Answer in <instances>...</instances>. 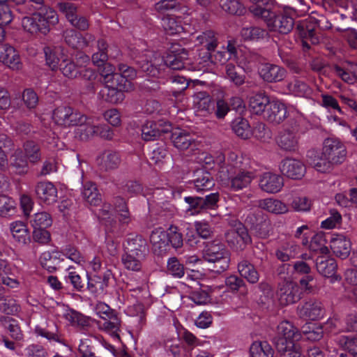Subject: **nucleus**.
Masks as SVG:
<instances>
[{
	"mask_svg": "<svg viewBox=\"0 0 357 357\" xmlns=\"http://www.w3.org/2000/svg\"><path fill=\"white\" fill-rule=\"evenodd\" d=\"M280 170L284 176L291 179L298 180L304 176L306 168L301 160L286 158L281 161Z\"/></svg>",
	"mask_w": 357,
	"mask_h": 357,
	"instance_id": "a211bd4d",
	"label": "nucleus"
},
{
	"mask_svg": "<svg viewBox=\"0 0 357 357\" xmlns=\"http://www.w3.org/2000/svg\"><path fill=\"white\" fill-rule=\"evenodd\" d=\"M162 26L167 34L174 35L184 31L180 18L165 16L162 19Z\"/></svg>",
	"mask_w": 357,
	"mask_h": 357,
	"instance_id": "de8ad7c7",
	"label": "nucleus"
},
{
	"mask_svg": "<svg viewBox=\"0 0 357 357\" xmlns=\"http://www.w3.org/2000/svg\"><path fill=\"white\" fill-rule=\"evenodd\" d=\"M81 195L90 205L97 206L102 200L96 185L91 181H86L82 184Z\"/></svg>",
	"mask_w": 357,
	"mask_h": 357,
	"instance_id": "473e14b6",
	"label": "nucleus"
},
{
	"mask_svg": "<svg viewBox=\"0 0 357 357\" xmlns=\"http://www.w3.org/2000/svg\"><path fill=\"white\" fill-rule=\"evenodd\" d=\"M75 134L81 140H87L94 135H99L100 137L110 139L111 132L109 124L100 125L96 126L93 124L91 120L86 117V121L77 124Z\"/></svg>",
	"mask_w": 357,
	"mask_h": 357,
	"instance_id": "9d476101",
	"label": "nucleus"
},
{
	"mask_svg": "<svg viewBox=\"0 0 357 357\" xmlns=\"http://www.w3.org/2000/svg\"><path fill=\"white\" fill-rule=\"evenodd\" d=\"M193 183L197 192L209 190L215 185L214 179L211 174L202 170L196 172V178L193 180Z\"/></svg>",
	"mask_w": 357,
	"mask_h": 357,
	"instance_id": "ea45409f",
	"label": "nucleus"
},
{
	"mask_svg": "<svg viewBox=\"0 0 357 357\" xmlns=\"http://www.w3.org/2000/svg\"><path fill=\"white\" fill-rule=\"evenodd\" d=\"M298 246L291 241L282 243L275 250V256L281 261H287L297 254Z\"/></svg>",
	"mask_w": 357,
	"mask_h": 357,
	"instance_id": "c03bdc74",
	"label": "nucleus"
},
{
	"mask_svg": "<svg viewBox=\"0 0 357 357\" xmlns=\"http://www.w3.org/2000/svg\"><path fill=\"white\" fill-rule=\"evenodd\" d=\"M136 77L134 68L126 64H119L118 70L113 72V103H120L125 99V92L132 90V80Z\"/></svg>",
	"mask_w": 357,
	"mask_h": 357,
	"instance_id": "423d86ee",
	"label": "nucleus"
},
{
	"mask_svg": "<svg viewBox=\"0 0 357 357\" xmlns=\"http://www.w3.org/2000/svg\"><path fill=\"white\" fill-rule=\"evenodd\" d=\"M225 176L229 180L231 189L234 191H238L248 187L255 177L252 172L245 171L243 168L230 172L229 174Z\"/></svg>",
	"mask_w": 357,
	"mask_h": 357,
	"instance_id": "aec40b11",
	"label": "nucleus"
},
{
	"mask_svg": "<svg viewBox=\"0 0 357 357\" xmlns=\"http://www.w3.org/2000/svg\"><path fill=\"white\" fill-rule=\"evenodd\" d=\"M330 247L335 255L346 259L351 252V242L344 235L333 234L330 239Z\"/></svg>",
	"mask_w": 357,
	"mask_h": 357,
	"instance_id": "4be33fe9",
	"label": "nucleus"
},
{
	"mask_svg": "<svg viewBox=\"0 0 357 357\" xmlns=\"http://www.w3.org/2000/svg\"><path fill=\"white\" fill-rule=\"evenodd\" d=\"M9 229L13 238L20 244H26L29 237V230L26 225L22 221L12 222L9 225Z\"/></svg>",
	"mask_w": 357,
	"mask_h": 357,
	"instance_id": "a19ab883",
	"label": "nucleus"
},
{
	"mask_svg": "<svg viewBox=\"0 0 357 357\" xmlns=\"http://www.w3.org/2000/svg\"><path fill=\"white\" fill-rule=\"evenodd\" d=\"M232 130L236 135L243 139H248L251 135L248 121L243 118H236L233 121Z\"/></svg>",
	"mask_w": 357,
	"mask_h": 357,
	"instance_id": "5fc2aeb1",
	"label": "nucleus"
},
{
	"mask_svg": "<svg viewBox=\"0 0 357 357\" xmlns=\"http://www.w3.org/2000/svg\"><path fill=\"white\" fill-rule=\"evenodd\" d=\"M260 188L268 193H277L284 185L283 178L271 172L264 173L259 180Z\"/></svg>",
	"mask_w": 357,
	"mask_h": 357,
	"instance_id": "b1692460",
	"label": "nucleus"
},
{
	"mask_svg": "<svg viewBox=\"0 0 357 357\" xmlns=\"http://www.w3.org/2000/svg\"><path fill=\"white\" fill-rule=\"evenodd\" d=\"M145 257H139L138 255L126 252L122 257V263L125 268L132 271H139L142 268V263Z\"/></svg>",
	"mask_w": 357,
	"mask_h": 357,
	"instance_id": "6e6d98bb",
	"label": "nucleus"
},
{
	"mask_svg": "<svg viewBox=\"0 0 357 357\" xmlns=\"http://www.w3.org/2000/svg\"><path fill=\"white\" fill-rule=\"evenodd\" d=\"M171 139L174 146L181 151L197 146L195 135L185 130H174L172 133Z\"/></svg>",
	"mask_w": 357,
	"mask_h": 357,
	"instance_id": "a878e982",
	"label": "nucleus"
},
{
	"mask_svg": "<svg viewBox=\"0 0 357 357\" xmlns=\"http://www.w3.org/2000/svg\"><path fill=\"white\" fill-rule=\"evenodd\" d=\"M185 202L188 204L186 211L190 215H195L199 213L202 210H204L203 205V197H185Z\"/></svg>",
	"mask_w": 357,
	"mask_h": 357,
	"instance_id": "0e129e2a",
	"label": "nucleus"
},
{
	"mask_svg": "<svg viewBox=\"0 0 357 357\" xmlns=\"http://www.w3.org/2000/svg\"><path fill=\"white\" fill-rule=\"evenodd\" d=\"M260 77L267 82H278L284 79L287 71L282 67L271 64L264 63L261 65L259 70Z\"/></svg>",
	"mask_w": 357,
	"mask_h": 357,
	"instance_id": "393cba45",
	"label": "nucleus"
},
{
	"mask_svg": "<svg viewBox=\"0 0 357 357\" xmlns=\"http://www.w3.org/2000/svg\"><path fill=\"white\" fill-rule=\"evenodd\" d=\"M251 357H273V350L267 342H254L250 348Z\"/></svg>",
	"mask_w": 357,
	"mask_h": 357,
	"instance_id": "09e8293b",
	"label": "nucleus"
},
{
	"mask_svg": "<svg viewBox=\"0 0 357 357\" xmlns=\"http://www.w3.org/2000/svg\"><path fill=\"white\" fill-rule=\"evenodd\" d=\"M22 152L31 164L38 163L42 158L40 146L33 140H27L24 142Z\"/></svg>",
	"mask_w": 357,
	"mask_h": 357,
	"instance_id": "58836bf2",
	"label": "nucleus"
},
{
	"mask_svg": "<svg viewBox=\"0 0 357 357\" xmlns=\"http://www.w3.org/2000/svg\"><path fill=\"white\" fill-rule=\"evenodd\" d=\"M35 194L38 199L46 205L53 204L57 201V188L48 181L38 182L35 186Z\"/></svg>",
	"mask_w": 357,
	"mask_h": 357,
	"instance_id": "6ab92c4d",
	"label": "nucleus"
},
{
	"mask_svg": "<svg viewBox=\"0 0 357 357\" xmlns=\"http://www.w3.org/2000/svg\"><path fill=\"white\" fill-rule=\"evenodd\" d=\"M112 273L110 270H107L103 275L102 278L100 275H94L88 277L87 288L94 294H101L105 291L109 285Z\"/></svg>",
	"mask_w": 357,
	"mask_h": 357,
	"instance_id": "7c9ffc66",
	"label": "nucleus"
},
{
	"mask_svg": "<svg viewBox=\"0 0 357 357\" xmlns=\"http://www.w3.org/2000/svg\"><path fill=\"white\" fill-rule=\"evenodd\" d=\"M301 338L302 334L298 329L290 321L284 320L278 324L273 342L279 351H284L293 347L294 342Z\"/></svg>",
	"mask_w": 357,
	"mask_h": 357,
	"instance_id": "6e6552de",
	"label": "nucleus"
},
{
	"mask_svg": "<svg viewBox=\"0 0 357 357\" xmlns=\"http://www.w3.org/2000/svg\"><path fill=\"white\" fill-rule=\"evenodd\" d=\"M298 128V124L296 122L291 129L286 128L280 132L277 143L281 149L289 152L296 151L298 149L299 141Z\"/></svg>",
	"mask_w": 357,
	"mask_h": 357,
	"instance_id": "4468645a",
	"label": "nucleus"
},
{
	"mask_svg": "<svg viewBox=\"0 0 357 357\" xmlns=\"http://www.w3.org/2000/svg\"><path fill=\"white\" fill-rule=\"evenodd\" d=\"M123 246L126 252L138 255L139 257H146L149 253L146 240L139 234H128Z\"/></svg>",
	"mask_w": 357,
	"mask_h": 357,
	"instance_id": "f3484780",
	"label": "nucleus"
},
{
	"mask_svg": "<svg viewBox=\"0 0 357 357\" xmlns=\"http://www.w3.org/2000/svg\"><path fill=\"white\" fill-rule=\"evenodd\" d=\"M255 16L261 18L270 31H276L282 34L289 33L294 25V19L283 13H277L274 4L267 8H252Z\"/></svg>",
	"mask_w": 357,
	"mask_h": 357,
	"instance_id": "20e7f679",
	"label": "nucleus"
},
{
	"mask_svg": "<svg viewBox=\"0 0 357 357\" xmlns=\"http://www.w3.org/2000/svg\"><path fill=\"white\" fill-rule=\"evenodd\" d=\"M337 344L354 357H357V337L353 335H341L337 338Z\"/></svg>",
	"mask_w": 357,
	"mask_h": 357,
	"instance_id": "603ef678",
	"label": "nucleus"
},
{
	"mask_svg": "<svg viewBox=\"0 0 357 357\" xmlns=\"http://www.w3.org/2000/svg\"><path fill=\"white\" fill-rule=\"evenodd\" d=\"M237 57L238 50L231 41L228 42L226 48L218 51L214 54L215 62L219 63L221 65H227L229 62L235 61Z\"/></svg>",
	"mask_w": 357,
	"mask_h": 357,
	"instance_id": "72a5a7b5",
	"label": "nucleus"
},
{
	"mask_svg": "<svg viewBox=\"0 0 357 357\" xmlns=\"http://www.w3.org/2000/svg\"><path fill=\"white\" fill-rule=\"evenodd\" d=\"M241 34L244 40H258L264 38L268 33L264 29L258 26H250L243 28Z\"/></svg>",
	"mask_w": 357,
	"mask_h": 357,
	"instance_id": "864d4df0",
	"label": "nucleus"
},
{
	"mask_svg": "<svg viewBox=\"0 0 357 357\" xmlns=\"http://www.w3.org/2000/svg\"><path fill=\"white\" fill-rule=\"evenodd\" d=\"M150 241L153 252L158 255L165 253L169 249L168 234L161 228H157L152 231Z\"/></svg>",
	"mask_w": 357,
	"mask_h": 357,
	"instance_id": "cd10ccee",
	"label": "nucleus"
},
{
	"mask_svg": "<svg viewBox=\"0 0 357 357\" xmlns=\"http://www.w3.org/2000/svg\"><path fill=\"white\" fill-rule=\"evenodd\" d=\"M185 59H187L185 52H183L182 55L169 54L164 58L158 52L149 50L137 53L134 58L141 70L152 77L160 76L166 68L183 69L184 68L183 61Z\"/></svg>",
	"mask_w": 357,
	"mask_h": 357,
	"instance_id": "f257e3e1",
	"label": "nucleus"
},
{
	"mask_svg": "<svg viewBox=\"0 0 357 357\" xmlns=\"http://www.w3.org/2000/svg\"><path fill=\"white\" fill-rule=\"evenodd\" d=\"M58 22L56 12L50 7L43 6L32 15L23 17L22 26L30 33L40 32L46 34L50 31V26L56 24Z\"/></svg>",
	"mask_w": 357,
	"mask_h": 357,
	"instance_id": "f03ea898",
	"label": "nucleus"
},
{
	"mask_svg": "<svg viewBox=\"0 0 357 357\" xmlns=\"http://www.w3.org/2000/svg\"><path fill=\"white\" fill-rule=\"evenodd\" d=\"M165 231L168 234L169 245L171 244L175 249L182 247L183 243V236L177 227L172 225Z\"/></svg>",
	"mask_w": 357,
	"mask_h": 357,
	"instance_id": "e2e57ef3",
	"label": "nucleus"
},
{
	"mask_svg": "<svg viewBox=\"0 0 357 357\" xmlns=\"http://www.w3.org/2000/svg\"><path fill=\"white\" fill-rule=\"evenodd\" d=\"M258 59V55L255 53L250 52H243L241 50H238V57L235 62L244 71H250L256 66Z\"/></svg>",
	"mask_w": 357,
	"mask_h": 357,
	"instance_id": "79ce46f5",
	"label": "nucleus"
},
{
	"mask_svg": "<svg viewBox=\"0 0 357 357\" xmlns=\"http://www.w3.org/2000/svg\"><path fill=\"white\" fill-rule=\"evenodd\" d=\"M167 273L174 278H181L185 273L184 266L176 257H171L167 261Z\"/></svg>",
	"mask_w": 357,
	"mask_h": 357,
	"instance_id": "680f3d73",
	"label": "nucleus"
},
{
	"mask_svg": "<svg viewBox=\"0 0 357 357\" xmlns=\"http://www.w3.org/2000/svg\"><path fill=\"white\" fill-rule=\"evenodd\" d=\"M317 271L324 277H333L335 274L337 264L334 259L319 256L316 259Z\"/></svg>",
	"mask_w": 357,
	"mask_h": 357,
	"instance_id": "f704fd0d",
	"label": "nucleus"
},
{
	"mask_svg": "<svg viewBox=\"0 0 357 357\" xmlns=\"http://www.w3.org/2000/svg\"><path fill=\"white\" fill-rule=\"evenodd\" d=\"M220 6L227 13L241 15L245 12V7L239 0H220Z\"/></svg>",
	"mask_w": 357,
	"mask_h": 357,
	"instance_id": "bf43d9fd",
	"label": "nucleus"
},
{
	"mask_svg": "<svg viewBox=\"0 0 357 357\" xmlns=\"http://www.w3.org/2000/svg\"><path fill=\"white\" fill-rule=\"evenodd\" d=\"M301 294L302 291L296 282L284 280L278 285L277 296L280 305H288L298 301Z\"/></svg>",
	"mask_w": 357,
	"mask_h": 357,
	"instance_id": "f8f14e48",
	"label": "nucleus"
},
{
	"mask_svg": "<svg viewBox=\"0 0 357 357\" xmlns=\"http://www.w3.org/2000/svg\"><path fill=\"white\" fill-rule=\"evenodd\" d=\"M130 217L127 204L121 197L113 198V228L116 227L117 222L119 224V231H116L117 236L122 235L125 231V227L130 222Z\"/></svg>",
	"mask_w": 357,
	"mask_h": 357,
	"instance_id": "ddd939ff",
	"label": "nucleus"
},
{
	"mask_svg": "<svg viewBox=\"0 0 357 357\" xmlns=\"http://www.w3.org/2000/svg\"><path fill=\"white\" fill-rule=\"evenodd\" d=\"M52 119L56 125L68 128L86 121V116L70 106L61 105L54 109Z\"/></svg>",
	"mask_w": 357,
	"mask_h": 357,
	"instance_id": "1a4fd4ad",
	"label": "nucleus"
},
{
	"mask_svg": "<svg viewBox=\"0 0 357 357\" xmlns=\"http://www.w3.org/2000/svg\"><path fill=\"white\" fill-rule=\"evenodd\" d=\"M259 205L261 208L274 214H282L288 211V207L284 203L273 198L262 199Z\"/></svg>",
	"mask_w": 357,
	"mask_h": 357,
	"instance_id": "a18cd8bd",
	"label": "nucleus"
},
{
	"mask_svg": "<svg viewBox=\"0 0 357 357\" xmlns=\"http://www.w3.org/2000/svg\"><path fill=\"white\" fill-rule=\"evenodd\" d=\"M166 132L167 130L160 129L158 123L148 121L142 128V137L145 141H153L158 139L162 132Z\"/></svg>",
	"mask_w": 357,
	"mask_h": 357,
	"instance_id": "49530a36",
	"label": "nucleus"
},
{
	"mask_svg": "<svg viewBox=\"0 0 357 357\" xmlns=\"http://www.w3.org/2000/svg\"><path fill=\"white\" fill-rule=\"evenodd\" d=\"M289 92L297 96L307 97L312 94V90L307 83L300 79H294L287 85Z\"/></svg>",
	"mask_w": 357,
	"mask_h": 357,
	"instance_id": "3c124183",
	"label": "nucleus"
},
{
	"mask_svg": "<svg viewBox=\"0 0 357 357\" xmlns=\"http://www.w3.org/2000/svg\"><path fill=\"white\" fill-rule=\"evenodd\" d=\"M10 165L17 174L23 175L28 172L29 160L23 155L22 149H17L14 151L10 156Z\"/></svg>",
	"mask_w": 357,
	"mask_h": 357,
	"instance_id": "4c0bfd02",
	"label": "nucleus"
},
{
	"mask_svg": "<svg viewBox=\"0 0 357 357\" xmlns=\"http://www.w3.org/2000/svg\"><path fill=\"white\" fill-rule=\"evenodd\" d=\"M272 100L265 93H259L252 96L249 100V107L250 111L257 115L264 114L265 115L266 109L270 105Z\"/></svg>",
	"mask_w": 357,
	"mask_h": 357,
	"instance_id": "c85d7f7f",
	"label": "nucleus"
},
{
	"mask_svg": "<svg viewBox=\"0 0 357 357\" xmlns=\"http://www.w3.org/2000/svg\"><path fill=\"white\" fill-rule=\"evenodd\" d=\"M41 266L52 272L56 269V266L63 260L61 252L54 250L52 252L46 251L41 254L39 258Z\"/></svg>",
	"mask_w": 357,
	"mask_h": 357,
	"instance_id": "c9c22d12",
	"label": "nucleus"
},
{
	"mask_svg": "<svg viewBox=\"0 0 357 357\" xmlns=\"http://www.w3.org/2000/svg\"><path fill=\"white\" fill-rule=\"evenodd\" d=\"M16 211L15 202L6 195H0V216L7 217Z\"/></svg>",
	"mask_w": 357,
	"mask_h": 357,
	"instance_id": "052dcab7",
	"label": "nucleus"
},
{
	"mask_svg": "<svg viewBox=\"0 0 357 357\" xmlns=\"http://www.w3.org/2000/svg\"><path fill=\"white\" fill-rule=\"evenodd\" d=\"M297 28L299 30V34L302 38V45L304 48L307 50L310 48L308 40H310L311 43H317L318 40L314 37L313 29H309L307 27L305 28L304 24L298 25Z\"/></svg>",
	"mask_w": 357,
	"mask_h": 357,
	"instance_id": "69168bd1",
	"label": "nucleus"
},
{
	"mask_svg": "<svg viewBox=\"0 0 357 357\" xmlns=\"http://www.w3.org/2000/svg\"><path fill=\"white\" fill-rule=\"evenodd\" d=\"M63 36L67 45L73 48H82L88 45L87 40H93L94 38L90 34L83 37L82 34L73 29H66L63 31Z\"/></svg>",
	"mask_w": 357,
	"mask_h": 357,
	"instance_id": "c756f323",
	"label": "nucleus"
},
{
	"mask_svg": "<svg viewBox=\"0 0 357 357\" xmlns=\"http://www.w3.org/2000/svg\"><path fill=\"white\" fill-rule=\"evenodd\" d=\"M52 222L50 214L42 211L33 215L31 220V225L33 228H47L52 225Z\"/></svg>",
	"mask_w": 357,
	"mask_h": 357,
	"instance_id": "4d7b16f0",
	"label": "nucleus"
},
{
	"mask_svg": "<svg viewBox=\"0 0 357 357\" xmlns=\"http://www.w3.org/2000/svg\"><path fill=\"white\" fill-rule=\"evenodd\" d=\"M227 78L236 86H241L245 82V76L238 73L232 62L227 63L225 66Z\"/></svg>",
	"mask_w": 357,
	"mask_h": 357,
	"instance_id": "774afa93",
	"label": "nucleus"
},
{
	"mask_svg": "<svg viewBox=\"0 0 357 357\" xmlns=\"http://www.w3.org/2000/svg\"><path fill=\"white\" fill-rule=\"evenodd\" d=\"M197 40L208 51L215 50L218 44L217 34L211 30L202 32L197 36Z\"/></svg>",
	"mask_w": 357,
	"mask_h": 357,
	"instance_id": "8fccbe9b",
	"label": "nucleus"
},
{
	"mask_svg": "<svg viewBox=\"0 0 357 357\" xmlns=\"http://www.w3.org/2000/svg\"><path fill=\"white\" fill-rule=\"evenodd\" d=\"M308 330H303L302 337L305 336L306 339L310 341H318L321 340L324 335L322 326L317 324H311L307 326Z\"/></svg>",
	"mask_w": 357,
	"mask_h": 357,
	"instance_id": "338daca9",
	"label": "nucleus"
},
{
	"mask_svg": "<svg viewBox=\"0 0 357 357\" xmlns=\"http://www.w3.org/2000/svg\"><path fill=\"white\" fill-rule=\"evenodd\" d=\"M216 162L219 172L224 175L243 168L242 158L234 152H229L227 158L225 155L218 153L216 156Z\"/></svg>",
	"mask_w": 357,
	"mask_h": 357,
	"instance_id": "dca6fc26",
	"label": "nucleus"
},
{
	"mask_svg": "<svg viewBox=\"0 0 357 357\" xmlns=\"http://www.w3.org/2000/svg\"><path fill=\"white\" fill-rule=\"evenodd\" d=\"M225 239L229 245L236 250H243L251 242L247 229L241 222H237L234 227L225 233Z\"/></svg>",
	"mask_w": 357,
	"mask_h": 357,
	"instance_id": "9b49d317",
	"label": "nucleus"
},
{
	"mask_svg": "<svg viewBox=\"0 0 357 357\" xmlns=\"http://www.w3.org/2000/svg\"><path fill=\"white\" fill-rule=\"evenodd\" d=\"M98 52L94 53L92 56V61L94 65L99 68L100 75V82L103 86L100 89L98 96L102 100L112 102L111 85L112 82V64L107 61L108 56L105 52V43L104 40H99L98 43Z\"/></svg>",
	"mask_w": 357,
	"mask_h": 357,
	"instance_id": "7ed1b4c3",
	"label": "nucleus"
},
{
	"mask_svg": "<svg viewBox=\"0 0 357 357\" xmlns=\"http://www.w3.org/2000/svg\"><path fill=\"white\" fill-rule=\"evenodd\" d=\"M287 107L278 100H272L266 109L264 118L268 121L279 124L287 117Z\"/></svg>",
	"mask_w": 357,
	"mask_h": 357,
	"instance_id": "bb28decb",
	"label": "nucleus"
},
{
	"mask_svg": "<svg viewBox=\"0 0 357 357\" xmlns=\"http://www.w3.org/2000/svg\"><path fill=\"white\" fill-rule=\"evenodd\" d=\"M326 242L324 234L317 233L312 237L309 244V249L312 252H319L321 254H326L328 252V249L326 246Z\"/></svg>",
	"mask_w": 357,
	"mask_h": 357,
	"instance_id": "13d9d810",
	"label": "nucleus"
},
{
	"mask_svg": "<svg viewBox=\"0 0 357 357\" xmlns=\"http://www.w3.org/2000/svg\"><path fill=\"white\" fill-rule=\"evenodd\" d=\"M297 310L300 317L311 320L321 319L325 313L322 303L314 298H310L300 304Z\"/></svg>",
	"mask_w": 357,
	"mask_h": 357,
	"instance_id": "2eb2a0df",
	"label": "nucleus"
},
{
	"mask_svg": "<svg viewBox=\"0 0 357 357\" xmlns=\"http://www.w3.org/2000/svg\"><path fill=\"white\" fill-rule=\"evenodd\" d=\"M193 105L200 115L207 116L212 114L215 109V103L206 91H198L192 96Z\"/></svg>",
	"mask_w": 357,
	"mask_h": 357,
	"instance_id": "5701e85b",
	"label": "nucleus"
},
{
	"mask_svg": "<svg viewBox=\"0 0 357 357\" xmlns=\"http://www.w3.org/2000/svg\"><path fill=\"white\" fill-rule=\"evenodd\" d=\"M0 61L14 70H18L22 67L18 52L8 44L0 45Z\"/></svg>",
	"mask_w": 357,
	"mask_h": 357,
	"instance_id": "412c9836",
	"label": "nucleus"
},
{
	"mask_svg": "<svg viewBox=\"0 0 357 357\" xmlns=\"http://www.w3.org/2000/svg\"><path fill=\"white\" fill-rule=\"evenodd\" d=\"M97 314L101 319L99 321L100 328L105 331L109 335L112 334V322L110 319L112 317V310L110 307L105 303L99 302L96 305Z\"/></svg>",
	"mask_w": 357,
	"mask_h": 357,
	"instance_id": "e433bc0d",
	"label": "nucleus"
},
{
	"mask_svg": "<svg viewBox=\"0 0 357 357\" xmlns=\"http://www.w3.org/2000/svg\"><path fill=\"white\" fill-rule=\"evenodd\" d=\"M238 271L240 275L252 284L259 281V275L255 266L248 260H242L238 263Z\"/></svg>",
	"mask_w": 357,
	"mask_h": 357,
	"instance_id": "37998d69",
	"label": "nucleus"
},
{
	"mask_svg": "<svg viewBox=\"0 0 357 357\" xmlns=\"http://www.w3.org/2000/svg\"><path fill=\"white\" fill-rule=\"evenodd\" d=\"M346 154V147L339 139L328 138L325 139L323 148V155L327 162L321 160L314 163V167L317 171L324 172L330 169L331 165L342 163Z\"/></svg>",
	"mask_w": 357,
	"mask_h": 357,
	"instance_id": "0eeeda50",
	"label": "nucleus"
},
{
	"mask_svg": "<svg viewBox=\"0 0 357 357\" xmlns=\"http://www.w3.org/2000/svg\"><path fill=\"white\" fill-rule=\"evenodd\" d=\"M202 258L211 264L209 269L215 273H221L229 268V252L221 243L216 241L207 243L202 250Z\"/></svg>",
	"mask_w": 357,
	"mask_h": 357,
	"instance_id": "39448f33",
	"label": "nucleus"
},
{
	"mask_svg": "<svg viewBox=\"0 0 357 357\" xmlns=\"http://www.w3.org/2000/svg\"><path fill=\"white\" fill-rule=\"evenodd\" d=\"M46 64L52 70H57L60 61L65 58L64 49L61 46L44 48Z\"/></svg>",
	"mask_w": 357,
	"mask_h": 357,
	"instance_id": "2f4dec72",
	"label": "nucleus"
}]
</instances>
